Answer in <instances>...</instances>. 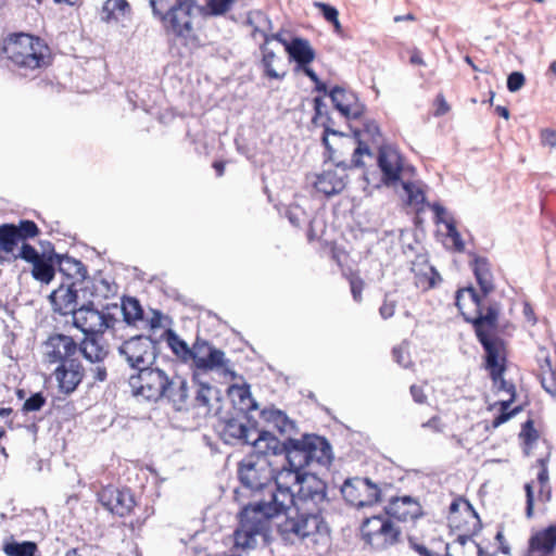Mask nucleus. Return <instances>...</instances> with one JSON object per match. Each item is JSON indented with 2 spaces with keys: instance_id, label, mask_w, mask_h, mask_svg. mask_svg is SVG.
Listing matches in <instances>:
<instances>
[{
  "instance_id": "nucleus-55",
  "label": "nucleus",
  "mask_w": 556,
  "mask_h": 556,
  "mask_svg": "<svg viewBox=\"0 0 556 556\" xmlns=\"http://www.w3.org/2000/svg\"><path fill=\"white\" fill-rule=\"evenodd\" d=\"M314 7L319 10L320 14L328 23L336 22L339 17L338 9L330 3L315 1Z\"/></svg>"
},
{
  "instance_id": "nucleus-52",
  "label": "nucleus",
  "mask_w": 556,
  "mask_h": 556,
  "mask_svg": "<svg viewBox=\"0 0 556 556\" xmlns=\"http://www.w3.org/2000/svg\"><path fill=\"white\" fill-rule=\"evenodd\" d=\"M313 109H314V115L311 119L312 124L314 126H319V121L326 116L329 111L327 109V105L324 101V98L321 96H316L313 98Z\"/></svg>"
},
{
  "instance_id": "nucleus-35",
  "label": "nucleus",
  "mask_w": 556,
  "mask_h": 556,
  "mask_svg": "<svg viewBox=\"0 0 556 556\" xmlns=\"http://www.w3.org/2000/svg\"><path fill=\"white\" fill-rule=\"evenodd\" d=\"M130 4L127 0H106L102 7L101 20L106 23L113 20L117 21L116 13L125 16L127 13H130Z\"/></svg>"
},
{
  "instance_id": "nucleus-42",
  "label": "nucleus",
  "mask_w": 556,
  "mask_h": 556,
  "mask_svg": "<svg viewBox=\"0 0 556 556\" xmlns=\"http://www.w3.org/2000/svg\"><path fill=\"white\" fill-rule=\"evenodd\" d=\"M336 110L348 121L359 119L366 112V104L358 100L353 103L352 108L350 104H343L342 101L337 103Z\"/></svg>"
},
{
  "instance_id": "nucleus-28",
  "label": "nucleus",
  "mask_w": 556,
  "mask_h": 556,
  "mask_svg": "<svg viewBox=\"0 0 556 556\" xmlns=\"http://www.w3.org/2000/svg\"><path fill=\"white\" fill-rule=\"evenodd\" d=\"M72 325L83 333L88 332V329L97 330L100 327V308L94 302H83L72 316Z\"/></svg>"
},
{
  "instance_id": "nucleus-43",
  "label": "nucleus",
  "mask_w": 556,
  "mask_h": 556,
  "mask_svg": "<svg viewBox=\"0 0 556 556\" xmlns=\"http://www.w3.org/2000/svg\"><path fill=\"white\" fill-rule=\"evenodd\" d=\"M77 281L78 285H81L78 287V290L83 302H94L96 299H101V292L98 282L89 280V276L86 279H78Z\"/></svg>"
},
{
  "instance_id": "nucleus-29",
  "label": "nucleus",
  "mask_w": 556,
  "mask_h": 556,
  "mask_svg": "<svg viewBox=\"0 0 556 556\" xmlns=\"http://www.w3.org/2000/svg\"><path fill=\"white\" fill-rule=\"evenodd\" d=\"M56 271H59L66 280L76 281L88 277L87 266L79 260L71 256L68 253L58 254Z\"/></svg>"
},
{
  "instance_id": "nucleus-38",
  "label": "nucleus",
  "mask_w": 556,
  "mask_h": 556,
  "mask_svg": "<svg viewBox=\"0 0 556 556\" xmlns=\"http://www.w3.org/2000/svg\"><path fill=\"white\" fill-rule=\"evenodd\" d=\"M342 276L349 281L353 300L356 303H361L363 301L362 293L365 287V281L361 277L359 273L352 268H348L342 270Z\"/></svg>"
},
{
  "instance_id": "nucleus-6",
  "label": "nucleus",
  "mask_w": 556,
  "mask_h": 556,
  "mask_svg": "<svg viewBox=\"0 0 556 556\" xmlns=\"http://www.w3.org/2000/svg\"><path fill=\"white\" fill-rule=\"evenodd\" d=\"M1 51L22 76H26L27 71L49 66L52 60L48 45L41 38L26 33L9 35Z\"/></svg>"
},
{
  "instance_id": "nucleus-50",
  "label": "nucleus",
  "mask_w": 556,
  "mask_h": 556,
  "mask_svg": "<svg viewBox=\"0 0 556 556\" xmlns=\"http://www.w3.org/2000/svg\"><path fill=\"white\" fill-rule=\"evenodd\" d=\"M119 323V318L115 316L114 313H110L100 308V327H98L97 330L104 334L106 331L114 332L116 330V325Z\"/></svg>"
},
{
  "instance_id": "nucleus-39",
  "label": "nucleus",
  "mask_w": 556,
  "mask_h": 556,
  "mask_svg": "<svg viewBox=\"0 0 556 556\" xmlns=\"http://www.w3.org/2000/svg\"><path fill=\"white\" fill-rule=\"evenodd\" d=\"M192 382L197 384L199 388L195 394V401L198 405L211 408V393H212V384L205 381L200 380L199 370L192 371Z\"/></svg>"
},
{
  "instance_id": "nucleus-60",
  "label": "nucleus",
  "mask_w": 556,
  "mask_h": 556,
  "mask_svg": "<svg viewBox=\"0 0 556 556\" xmlns=\"http://www.w3.org/2000/svg\"><path fill=\"white\" fill-rule=\"evenodd\" d=\"M363 131L366 134L372 141L376 140L377 137L381 136L380 127L374 119H367L363 124Z\"/></svg>"
},
{
  "instance_id": "nucleus-11",
  "label": "nucleus",
  "mask_w": 556,
  "mask_h": 556,
  "mask_svg": "<svg viewBox=\"0 0 556 556\" xmlns=\"http://www.w3.org/2000/svg\"><path fill=\"white\" fill-rule=\"evenodd\" d=\"M219 440L230 446L249 445L253 447V434L260 437L261 431L268 430L261 428V422L255 417H243L238 413L226 412L218 418L215 426Z\"/></svg>"
},
{
  "instance_id": "nucleus-53",
  "label": "nucleus",
  "mask_w": 556,
  "mask_h": 556,
  "mask_svg": "<svg viewBox=\"0 0 556 556\" xmlns=\"http://www.w3.org/2000/svg\"><path fill=\"white\" fill-rule=\"evenodd\" d=\"M391 296H392V293L387 292L384 294L383 302H382L381 306L379 307V315L384 320L393 317V315L395 313L396 305H397V301L392 299Z\"/></svg>"
},
{
  "instance_id": "nucleus-57",
  "label": "nucleus",
  "mask_w": 556,
  "mask_h": 556,
  "mask_svg": "<svg viewBox=\"0 0 556 556\" xmlns=\"http://www.w3.org/2000/svg\"><path fill=\"white\" fill-rule=\"evenodd\" d=\"M170 0H149V4L152 11V15L155 20L162 18L164 12L170 7Z\"/></svg>"
},
{
  "instance_id": "nucleus-16",
  "label": "nucleus",
  "mask_w": 556,
  "mask_h": 556,
  "mask_svg": "<svg viewBox=\"0 0 556 556\" xmlns=\"http://www.w3.org/2000/svg\"><path fill=\"white\" fill-rule=\"evenodd\" d=\"M377 165L381 172V185L392 187L402 181L403 156L392 146L379 147Z\"/></svg>"
},
{
  "instance_id": "nucleus-23",
  "label": "nucleus",
  "mask_w": 556,
  "mask_h": 556,
  "mask_svg": "<svg viewBox=\"0 0 556 556\" xmlns=\"http://www.w3.org/2000/svg\"><path fill=\"white\" fill-rule=\"evenodd\" d=\"M45 345L50 348L48 361L53 364L59 361H66L77 351L80 353V342L77 343L71 336L63 333H52L48 337Z\"/></svg>"
},
{
  "instance_id": "nucleus-49",
  "label": "nucleus",
  "mask_w": 556,
  "mask_h": 556,
  "mask_svg": "<svg viewBox=\"0 0 556 556\" xmlns=\"http://www.w3.org/2000/svg\"><path fill=\"white\" fill-rule=\"evenodd\" d=\"M314 85V90L318 93H321L323 96L329 97L333 108L336 109L337 103L340 102L339 92L342 91V87L339 85H334L332 88L328 89L327 84L321 79L315 81Z\"/></svg>"
},
{
  "instance_id": "nucleus-2",
  "label": "nucleus",
  "mask_w": 556,
  "mask_h": 556,
  "mask_svg": "<svg viewBox=\"0 0 556 556\" xmlns=\"http://www.w3.org/2000/svg\"><path fill=\"white\" fill-rule=\"evenodd\" d=\"M261 441H265V447L270 450L273 456H283V460L304 471L317 463L324 467H330L334 454L330 441L320 434L313 432H290L283 438L276 437L271 430L261 431Z\"/></svg>"
},
{
  "instance_id": "nucleus-22",
  "label": "nucleus",
  "mask_w": 556,
  "mask_h": 556,
  "mask_svg": "<svg viewBox=\"0 0 556 556\" xmlns=\"http://www.w3.org/2000/svg\"><path fill=\"white\" fill-rule=\"evenodd\" d=\"M394 520L386 515L384 520L379 525V531L371 533L372 538L367 543L371 549L382 552L402 542V530Z\"/></svg>"
},
{
  "instance_id": "nucleus-54",
  "label": "nucleus",
  "mask_w": 556,
  "mask_h": 556,
  "mask_svg": "<svg viewBox=\"0 0 556 556\" xmlns=\"http://www.w3.org/2000/svg\"><path fill=\"white\" fill-rule=\"evenodd\" d=\"M526 84V76L522 72L514 71L507 76L506 87L509 92L519 91Z\"/></svg>"
},
{
  "instance_id": "nucleus-31",
  "label": "nucleus",
  "mask_w": 556,
  "mask_h": 556,
  "mask_svg": "<svg viewBox=\"0 0 556 556\" xmlns=\"http://www.w3.org/2000/svg\"><path fill=\"white\" fill-rule=\"evenodd\" d=\"M59 257L58 254H50L47 257L41 256L33 263V278L41 283L49 285L55 277L56 260H59Z\"/></svg>"
},
{
  "instance_id": "nucleus-25",
  "label": "nucleus",
  "mask_w": 556,
  "mask_h": 556,
  "mask_svg": "<svg viewBox=\"0 0 556 556\" xmlns=\"http://www.w3.org/2000/svg\"><path fill=\"white\" fill-rule=\"evenodd\" d=\"M529 553L549 556L556 551V522L534 532L528 541Z\"/></svg>"
},
{
  "instance_id": "nucleus-63",
  "label": "nucleus",
  "mask_w": 556,
  "mask_h": 556,
  "mask_svg": "<svg viewBox=\"0 0 556 556\" xmlns=\"http://www.w3.org/2000/svg\"><path fill=\"white\" fill-rule=\"evenodd\" d=\"M422 428L431 429L433 432L441 433L444 430V424L439 415H434L421 425Z\"/></svg>"
},
{
  "instance_id": "nucleus-18",
  "label": "nucleus",
  "mask_w": 556,
  "mask_h": 556,
  "mask_svg": "<svg viewBox=\"0 0 556 556\" xmlns=\"http://www.w3.org/2000/svg\"><path fill=\"white\" fill-rule=\"evenodd\" d=\"M383 513L399 522L415 521L425 515L418 498L412 495L391 497L383 507Z\"/></svg>"
},
{
  "instance_id": "nucleus-30",
  "label": "nucleus",
  "mask_w": 556,
  "mask_h": 556,
  "mask_svg": "<svg viewBox=\"0 0 556 556\" xmlns=\"http://www.w3.org/2000/svg\"><path fill=\"white\" fill-rule=\"evenodd\" d=\"M242 529H237L233 533L235 535V547L242 549H250L255 547V536L256 535H265L263 533V521L262 520H253L247 522V527H242Z\"/></svg>"
},
{
  "instance_id": "nucleus-58",
  "label": "nucleus",
  "mask_w": 556,
  "mask_h": 556,
  "mask_svg": "<svg viewBox=\"0 0 556 556\" xmlns=\"http://www.w3.org/2000/svg\"><path fill=\"white\" fill-rule=\"evenodd\" d=\"M465 510L471 515L472 518L476 519L475 523L472 525V534H479L480 531L483 528L480 515L473 507V505L470 503V501H464Z\"/></svg>"
},
{
  "instance_id": "nucleus-12",
  "label": "nucleus",
  "mask_w": 556,
  "mask_h": 556,
  "mask_svg": "<svg viewBox=\"0 0 556 556\" xmlns=\"http://www.w3.org/2000/svg\"><path fill=\"white\" fill-rule=\"evenodd\" d=\"M119 356L124 357L131 370L156 362L161 356V339L151 334H136L122 342L117 348Z\"/></svg>"
},
{
  "instance_id": "nucleus-61",
  "label": "nucleus",
  "mask_w": 556,
  "mask_h": 556,
  "mask_svg": "<svg viewBox=\"0 0 556 556\" xmlns=\"http://www.w3.org/2000/svg\"><path fill=\"white\" fill-rule=\"evenodd\" d=\"M101 292V299H109L110 295H114L116 291V285L110 282L108 279L102 278L98 281Z\"/></svg>"
},
{
  "instance_id": "nucleus-4",
  "label": "nucleus",
  "mask_w": 556,
  "mask_h": 556,
  "mask_svg": "<svg viewBox=\"0 0 556 556\" xmlns=\"http://www.w3.org/2000/svg\"><path fill=\"white\" fill-rule=\"evenodd\" d=\"M160 339L161 342L165 341L167 343L172 353L181 364L190 363L192 371L207 372L229 363L223 350L217 349L200 336H197L192 346H189L174 329L166 328Z\"/></svg>"
},
{
  "instance_id": "nucleus-26",
  "label": "nucleus",
  "mask_w": 556,
  "mask_h": 556,
  "mask_svg": "<svg viewBox=\"0 0 556 556\" xmlns=\"http://www.w3.org/2000/svg\"><path fill=\"white\" fill-rule=\"evenodd\" d=\"M287 53L290 62H294V68L304 65H311L316 59V51L308 39L293 36L287 47Z\"/></svg>"
},
{
  "instance_id": "nucleus-41",
  "label": "nucleus",
  "mask_w": 556,
  "mask_h": 556,
  "mask_svg": "<svg viewBox=\"0 0 556 556\" xmlns=\"http://www.w3.org/2000/svg\"><path fill=\"white\" fill-rule=\"evenodd\" d=\"M384 515H374L371 517L365 518L361 526V539L367 544L372 538L371 533H377L379 531V525L384 520Z\"/></svg>"
},
{
  "instance_id": "nucleus-8",
  "label": "nucleus",
  "mask_w": 556,
  "mask_h": 556,
  "mask_svg": "<svg viewBox=\"0 0 556 556\" xmlns=\"http://www.w3.org/2000/svg\"><path fill=\"white\" fill-rule=\"evenodd\" d=\"M273 483L269 491L283 500L287 506L298 501L300 497L312 496L313 492H317L327 483L315 472L304 471L298 467H293L287 462L280 467L274 466Z\"/></svg>"
},
{
  "instance_id": "nucleus-15",
  "label": "nucleus",
  "mask_w": 556,
  "mask_h": 556,
  "mask_svg": "<svg viewBox=\"0 0 556 556\" xmlns=\"http://www.w3.org/2000/svg\"><path fill=\"white\" fill-rule=\"evenodd\" d=\"M266 492L268 493V500L262 497L242 507L239 513V520L242 527H247V522L249 521L262 520L264 522V520H269L287 513L289 506L283 503V500L278 498L277 495L270 491ZM263 496H265V493Z\"/></svg>"
},
{
  "instance_id": "nucleus-56",
  "label": "nucleus",
  "mask_w": 556,
  "mask_h": 556,
  "mask_svg": "<svg viewBox=\"0 0 556 556\" xmlns=\"http://www.w3.org/2000/svg\"><path fill=\"white\" fill-rule=\"evenodd\" d=\"M253 33H260L264 37V42L268 43L270 40H276L279 43H281L285 47V50L287 51V47L290 43V40H287L282 36V30L276 33V34H267L265 30L260 29L257 26L253 28Z\"/></svg>"
},
{
  "instance_id": "nucleus-32",
  "label": "nucleus",
  "mask_w": 556,
  "mask_h": 556,
  "mask_svg": "<svg viewBox=\"0 0 556 556\" xmlns=\"http://www.w3.org/2000/svg\"><path fill=\"white\" fill-rule=\"evenodd\" d=\"M54 376L58 381L60 392L65 395H70L83 382L85 372L78 370L66 372L65 366L59 365L54 370Z\"/></svg>"
},
{
  "instance_id": "nucleus-36",
  "label": "nucleus",
  "mask_w": 556,
  "mask_h": 556,
  "mask_svg": "<svg viewBox=\"0 0 556 556\" xmlns=\"http://www.w3.org/2000/svg\"><path fill=\"white\" fill-rule=\"evenodd\" d=\"M2 549L7 556H34L38 552V545L34 541L4 542Z\"/></svg>"
},
{
  "instance_id": "nucleus-34",
  "label": "nucleus",
  "mask_w": 556,
  "mask_h": 556,
  "mask_svg": "<svg viewBox=\"0 0 556 556\" xmlns=\"http://www.w3.org/2000/svg\"><path fill=\"white\" fill-rule=\"evenodd\" d=\"M521 441V450L525 457H530L532 454L533 446L540 438V433L534 426V420L529 417L525 422L521 424V429L518 434Z\"/></svg>"
},
{
  "instance_id": "nucleus-13",
  "label": "nucleus",
  "mask_w": 556,
  "mask_h": 556,
  "mask_svg": "<svg viewBox=\"0 0 556 556\" xmlns=\"http://www.w3.org/2000/svg\"><path fill=\"white\" fill-rule=\"evenodd\" d=\"M348 504L357 508L372 506L381 500V489L369 478H348L340 488Z\"/></svg>"
},
{
  "instance_id": "nucleus-37",
  "label": "nucleus",
  "mask_w": 556,
  "mask_h": 556,
  "mask_svg": "<svg viewBox=\"0 0 556 556\" xmlns=\"http://www.w3.org/2000/svg\"><path fill=\"white\" fill-rule=\"evenodd\" d=\"M236 0H206L205 4H198V12L204 16L225 15L233 5Z\"/></svg>"
},
{
  "instance_id": "nucleus-7",
  "label": "nucleus",
  "mask_w": 556,
  "mask_h": 556,
  "mask_svg": "<svg viewBox=\"0 0 556 556\" xmlns=\"http://www.w3.org/2000/svg\"><path fill=\"white\" fill-rule=\"evenodd\" d=\"M265 445L266 442L261 441V435L254 438L253 447L237 465L238 480L251 496L264 494L273 483L274 465L268 459L273 455Z\"/></svg>"
},
{
  "instance_id": "nucleus-3",
  "label": "nucleus",
  "mask_w": 556,
  "mask_h": 556,
  "mask_svg": "<svg viewBox=\"0 0 556 556\" xmlns=\"http://www.w3.org/2000/svg\"><path fill=\"white\" fill-rule=\"evenodd\" d=\"M128 384L132 396H141L151 403L166 401L176 410H180L189 397L187 379L179 375L169 377L153 361L135 369L128 378Z\"/></svg>"
},
{
  "instance_id": "nucleus-59",
  "label": "nucleus",
  "mask_w": 556,
  "mask_h": 556,
  "mask_svg": "<svg viewBox=\"0 0 556 556\" xmlns=\"http://www.w3.org/2000/svg\"><path fill=\"white\" fill-rule=\"evenodd\" d=\"M302 215H304V212L301 211L298 205L288 207L285 213V216L288 218L289 223L296 228L301 226Z\"/></svg>"
},
{
  "instance_id": "nucleus-40",
  "label": "nucleus",
  "mask_w": 556,
  "mask_h": 556,
  "mask_svg": "<svg viewBox=\"0 0 556 556\" xmlns=\"http://www.w3.org/2000/svg\"><path fill=\"white\" fill-rule=\"evenodd\" d=\"M260 49L263 53L261 63H262L265 76H267L270 79H279V80L283 79L286 73L279 74L273 67V62L276 59V53L273 50L268 49L267 43H265V42H263L260 46Z\"/></svg>"
},
{
  "instance_id": "nucleus-21",
  "label": "nucleus",
  "mask_w": 556,
  "mask_h": 556,
  "mask_svg": "<svg viewBox=\"0 0 556 556\" xmlns=\"http://www.w3.org/2000/svg\"><path fill=\"white\" fill-rule=\"evenodd\" d=\"M80 354L89 363H102L110 354V346L104 339V333L91 329L84 332V338L80 341Z\"/></svg>"
},
{
  "instance_id": "nucleus-20",
  "label": "nucleus",
  "mask_w": 556,
  "mask_h": 556,
  "mask_svg": "<svg viewBox=\"0 0 556 556\" xmlns=\"http://www.w3.org/2000/svg\"><path fill=\"white\" fill-rule=\"evenodd\" d=\"M227 395L231 402L229 413H238L243 417H254L251 413L258 409V403L253 397L251 386L248 382L230 384L227 388Z\"/></svg>"
},
{
  "instance_id": "nucleus-10",
  "label": "nucleus",
  "mask_w": 556,
  "mask_h": 556,
  "mask_svg": "<svg viewBox=\"0 0 556 556\" xmlns=\"http://www.w3.org/2000/svg\"><path fill=\"white\" fill-rule=\"evenodd\" d=\"M194 9L198 10L197 0H174L159 20L164 34L185 46L198 40L192 22Z\"/></svg>"
},
{
  "instance_id": "nucleus-27",
  "label": "nucleus",
  "mask_w": 556,
  "mask_h": 556,
  "mask_svg": "<svg viewBox=\"0 0 556 556\" xmlns=\"http://www.w3.org/2000/svg\"><path fill=\"white\" fill-rule=\"evenodd\" d=\"M348 174H338L334 169H326L317 175L315 189L327 198L341 193L346 187Z\"/></svg>"
},
{
  "instance_id": "nucleus-19",
  "label": "nucleus",
  "mask_w": 556,
  "mask_h": 556,
  "mask_svg": "<svg viewBox=\"0 0 556 556\" xmlns=\"http://www.w3.org/2000/svg\"><path fill=\"white\" fill-rule=\"evenodd\" d=\"M261 428H267L276 433V437L283 438L290 432H299V426L295 420L291 419L288 414L269 405L260 410Z\"/></svg>"
},
{
  "instance_id": "nucleus-5",
  "label": "nucleus",
  "mask_w": 556,
  "mask_h": 556,
  "mask_svg": "<svg viewBox=\"0 0 556 556\" xmlns=\"http://www.w3.org/2000/svg\"><path fill=\"white\" fill-rule=\"evenodd\" d=\"M486 296L488 295H483L481 291L479 293L472 285H469L459 288L455 292V306L459 309L464 320L472 326L477 339L478 327H480L489 338H501L497 334L501 303L491 301L484 311L483 300Z\"/></svg>"
},
{
  "instance_id": "nucleus-9",
  "label": "nucleus",
  "mask_w": 556,
  "mask_h": 556,
  "mask_svg": "<svg viewBox=\"0 0 556 556\" xmlns=\"http://www.w3.org/2000/svg\"><path fill=\"white\" fill-rule=\"evenodd\" d=\"M477 332L478 342L484 352L483 367L489 371L493 384L498 391H505L510 397H517L515 384L504 378L508 368L506 341L503 338H489L480 327L477 328Z\"/></svg>"
},
{
  "instance_id": "nucleus-62",
  "label": "nucleus",
  "mask_w": 556,
  "mask_h": 556,
  "mask_svg": "<svg viewBox=\"0 0 556 556\" xmlns=\"http://www.w3.org/2000/svg\"><path fill=\"white\" fill-rule=\"evenodd\" d=\"M541 142L543 146L556 149V130L545 128L541 130Z\"/></svg>"
},
{
  "instance_id": "nucleus-44",
  "label": "nucleus",
  "mask_w": 556,
  "mask_h": 556,
  "mask_svg": "<svg viewBox=\"0 0 556 556\" xmlns=\"http://www.w3.org/2000/svg\"><path fill=\"white\" fill-rule=\"evenodd\" d=\"M15 229L17 230L20 241L34 239L40 233L39 227L31 219H20L18 224H15Z\"/></svg>"
},
{
  "instance_id": "nucleus-1",
  "label": "nucleus",
  "mask_w": 556,
  "mask_h": 556,
  "mask_svg": "<svg viewBox=\"0 0 556 556\" xmlns=\"http://www.w3.org/2000/svg\"><path fill=\"white\" fill-rule=\"evenodd\" d=\"M328 486H323L312 496L300 497L290 504L286 519L277 526V532L285 543H294V540L304 542L309 539L317 543L320 540H330L331 528L324 517L323 504L328 502Z\"/></svg>"
},
{
  "instance_id": "nucleus-46",
  "label": "nucleus",
  "mask_w": 556,
  "mask_h": 556,
  "mask_svg": "<svg viewBox=\"0 0 556 556\" xmlns=\"http://www.w3.org/2000/svg\"><path fill=\"white\" fill-rule=\"evenodd\" d=\"M46 402L47 399L41 391L35 392L24 401L22 412L24 414L39 412L46 405Z\"/></svg>"
},
{
  "instance_id": "nucleus-51",
  "label": "nucleus",
  "mask_w": 556,
  "mask_h": 556,
  "mask_svg": "<svg viewBox=\"0 0 556 556\" xmlns=\"http://www.w3.org/2000/svg\"><path fill=\"white\" fill-rule=\"evenodd\" d=\"M525 495H526V507L525 515L527 519H532L534 517V481H529L523 485Z\"/></svg>"
},
{
  "instance_id": "nucleus-45",
  "label": "nucleus",
  "mask_w": 556,
  "mask_h": 556,
  "mask_svg": "<svg viewBox=\"0 0 556 556\" xmlns=\"http://www.w3.org/2000/svg\"><path fill=\"white\" fill-rule=\"evenodd\" d=\"M392 358L397 365L405 369L410 368L414 365L408 352V343L406 341L393 346Z\"/></svg>"
},
{
  "instance_id": "nucleus-48",
  "label": "nucleus",
  "mask_w": 556,
  "mask_h": 556,
  "mask_svg": "<svg viewBox=\"0 0 556 556\" xmlns=\"http://www.w3.org/2000/svg\"><path fill=\"white\" fill-rule=\"evenodd\" d=\"M404 191L406 192L407 194V203L408 204H413V203H416V204H424L426 202V197H425V193L424 191L416 187L414 185V182L412 181H400Z\"/></svg>"
},
{
  "instance_id": "nucleus-47",
  "label": "nucleus",
  "mask_w": 556,
  "mask_h": 556,
  "mask_svg": "<svg viewBox=\"0 0 556 556\" xmlns=\"http://www.w3.org/2000/svg\"><path fill=\"white\" fill-rule=\"evenodd\" d=\"M22 245L18 250L17 254H13L10 261H15L17 258H21L29 264L35 263L37 260L41 257L40 253L29 243L26 241H21Z\"/></svg>"
},
{
  "instance_id": "nucleus-33",
  "label": "nucleus",
  "mask_w": 556,
  "mask_h": 556,
  "mask_svg": "<svg viewBox=\"0 0 556 556\" xmlns=\"http://www.w3.org/2000/svg\"><path fill=\"white\" fill-rule=\"evenodd\" d=\"M123 320L127 326H134L137 321L144 319V311L136 296L124 295L121 299Z\"/></svg>"
},
{
  "instance_id": "nucleus-24",
  "label": "nucleus",
  "mask_w": 556,
  "mask_h": 556,
  "mask_svg": "<svg viewBox=\"0 0 556 556\" xmlns=\"http://www.w3.org/2000/svg\"><path fill=\"white\" fill-rule=\"evenodd\" d=\"M467 254L471 256L469 265L472 269L476 281L483 295H489L494 290L493 275L491 271V264L485 256L476 254L468 251Z\"/></svg>"
},
{
  "instance_id": "nucleus-64",
  "label": "nucleus",
  "mask_w": 556,
  "mask_h": 556,
  "mask_svg": "<svg viewBox=\"0 0 556 556\" xmlns=\"http://www.w3.org/2000/svg\"><path fill=\"white\" fill-rule=\"evenodd\" d=\"M409 393L417 404H426L427 403V395L424 391V388L418 384H412L409 388Z\"/></svg>"
},
{
  "instance_id": "nucleus-14",
  "label": "nucleus",
  "mask_w": 556,
  "mask_h": 556,
  "mask_svg": "<svg viewBox=\"0 0 556 556\" xmlns=\"http://www.w3.org/2000/svg\"><path fill=\"white\" fill-rule=\"evenodd\" d=\"M97 501L101 506L121 518L129 516L137 506L135 494L128 486L108 484L97 492Z\"/></svg>"
},
{
  "instance_id": "nucleus-17",
  "label": "nucleus",
  "mask_w": 556,
  "mask_h": 556,
  "mask_svg": "<svg viewBox=\"0 0 556 556\" xmlns=\"http://www.w3.org/2000/svg\"><path fill=\"white\" fill-rule=\"evenodd\" d=\"M79 299L81 298L78 290V281H63L48 295L53 313L63 317L73 316L76 313V309L80 306L78 304Z\"/></svg>"
}]
</instances>
